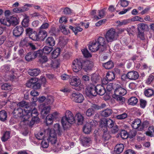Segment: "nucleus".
I'll list each match as a JSON object with an SVG mask.
<instances>
[{"instance_id":"nucleus-1","label":"nucleus","mask_w":154,"mask_h":154,"mask_svg":"<svg viewBox=\"0 0 154 154\" xmlns=\"http://www.w3.org/2000/svg\"><path fill=\"white\" fill-rule=\"evenodd\" d=\"M114 87V94L113 95V97L120 104H122L125 100V98L122 96L126 94V91L119 85L115 84Z\"/></svg>"},{"instance_id":"nucleus-2","label":"nucleus","mask_w":154,"mask_h":154,"mask_svg":"<svg viewBox=\"0 0 154 154\" xmlns=\"http://www.w3.org/2000/svg\"><path fill=\"white\" fill-rule=\"evenodd\" d=\"M62 132L60 125L58 124H56L54 125V128L51 129L49 131V136L47 140L52 144H54L57 141L56 133L58 135H61Z\"/></svg>"},{"instance_id":"nucleus-3","label":"nucleus","mask_w":154,"mask_h":154,"mask_svg":"<svg viewBox=\"0 0 154 154\" xmlns=\"http://www.w3.org/2000/svg\"><path fill=\"white\" fill-rule=\"evenodd\" d=\"M75 122V119L73 114L69 111L67 110L65 113V116L61 120V123L63 129L65 130L70 126V124Z\"/></svg>"},{"instance_id":"nucleus-4","label":"nucleus","mask_w":154,"mask_h":154,"mask_svg":"<svg viewBox=\"0 0 154 154\" xmlns=\"http://www.w3.org/2000/svg\"><path fill=\"white\" fill-rule=\"evenodd\" d=\"M105 37L107 42H111L117 39L118 35L115 29L111 28L106 32Z\"/></svg>"},{"instance_id":"nucleus-5","label":"nucleus","mask_w":154,"mask_h":154,"mask_svg":"<svg viewBox=\"0 0 154 154\" xmlns=\"http://www.w3.org/2000/svg\"><path fill=\"white\" fill-rule=\"evenodd\" d=\"M31 107L29 108V109L27 110L29 111V113H26L24 116V120L28 121V119L31 117L32 118V120L34 122H37L39 121V119L38 117V113L37 110L35 108H34L31 111L30 109Z\"/></svg>"},{"instance_id":"nucleus-6","label":"nucleus","mask_w":154,"mask_h":154,"mask_svg":"<svg viewBox=\"0 0 154 154\" xmlns=\"http://www.w3.org/2000/svg\"><path fill=\"white\" fill-rule=\"evenodd\" d=\"M146 123V122L142 123L140 119H136L132 122L131 125L134 129L141 131L143 130L144 128L147 127Z\"/></svg>"},{"instance_id":"nucleus-7","label":"nucleus","mask_w":154,"mask_h":154,"mask_svg":"<svg viewBox=\"0 0 154 154\" xmlns=\"http://www.w3.org/2000/svg\"><path fill=\"white\" fill-rule=\"evenodd\" d=\"M72 66L73 71L75 72H78L82 68V61L80 59H76L72 63Z\"/></svg>"},{"instance_id":"nucleus-8","label":"nucleus","mask_w":154,"mask_h":154,"mask_svg":"<svg viewBox=\"0 0 154 154\" xmlns=\"http://www.w3.org/2000/svg\"><path fill=\"white\" fill-rule=\"evenodd\" d=\"M29 111L27 109H24L23 111V109L20 108H15L13 112L15 116H17V117L20 118H22L23 119L22 122H24L26 121L24 120V116L26 113H29Z\"/></svg>"},{"instance_id":"nucleus-9","label":"nucleus","mask_w":154,"mask_h":154,"mask_svg":"<svg viewBox=\"0 0 154 154\" xmlns=\"http://www.w3.org/2000/svg\"><path fill=\"white\" fill-rule=\"evenodd\" d=\"M86 94L88 96L91 98L96 96L97 95L96 86L93 84L89 86L86 91Z\"/></svg>"},{"instance_id":"nucleus-10","label":"nucleus","mask_w":154,"mask_h":154,"mask_svg":"<svg viewBox=\"0 0 154 154\" xmlns=\"http://www.w3.org/2000/svg\"><path fill=\"white\" fill-rule=\"evenodd\" d=\"M139 76V74L137 72L132 71L128 72L126 75H122L121 78L124 80L123 78L126 77L131 80H135L138 78Z\"/></svg>"},{"instance_id":"nucleus-11","label":"nucleus","mask_w":154,"mask_h":154,"mask_svg":"<svg viewBox=\"0 0 154 154\" xmlns=\"http://www.w3.org/2000/svg\"><path fill=\"white\" fill-rule=\"evenodd\" d=\"M70 98L72 101L79 103H82L84 100L82 95L78 92L72 93Z\"/></svg>"},{"instance_id":"nucleus-12","label":"nucleus","mask_w":154,"mask_h":154,"mask_svg":"<svg viewBox=\"0 0 154 154\" xmlns=\"http://www.w3.org/2000/svg\"><path fill=\"white\" fill-rule=\"evenodd\" d=\"M88 48L89 50L92 52H94L98 50L101 52L103 51L96 40L89 46Z\"/></svg>"},{"instance_id":"nucleus-13","label":"nucleus","mask_w":154,"mask_h":154,"mask_svg":"<svg viewBox=\"0 0 154 154\" xmlns=\"http://www.w3.org/2000/svg\"><path fill=\"white\" fill-rule=\"evenodd\" d=\"M96 40L100 45L102 50H103V51L106 50L107 42L105 38H104L103 37H99Z\"/></svg>"},{"instance_id":"nucleus-14","label":"nucleus","mask_w":154,"mask_h":154,"mask_svg":"<svg viewBox=\"0 0 154 154\" xmlns=\"http://www.w3.org/2000/svg\"><path fill=\"white\" fill-rule=\"evenodd\" d=\"M24 31L23 27L20 26H16L13 29V33L14 36L18 37L21 35Z\"/></svg>"},{"instance_id":"nucleus-15","label":"nucleus","mask_w":154,"mask_h":154,"mask_svg":"<svg viewBox=\"0 0 154 154\" xmlns=\"http://www.w3.org/2000/svg\"><path fill=\"white\" fill-rule=\"evenodd\" d=\"M96 92L97 94L102 96L104 95L106 92V90L103 85H97L96 86Z\"/></svg>"},{"instance_id":"nucleus-16","label":"nucleus","mask_w":154,"mask_h":154,"mask_svg":"<svg viewBox=\"0 0 154 154\" xmlns=\"http://www.w3.org/2000/svg\"><path fill=\"white\" fill-rule=\"evenodd\" d=\"M32 104V103H28L25 101H22L18 103L17 106L19 107V108L24 107L25 109H27L31 107Z\"/></svg>"},{"instance_id":"nucleus-17","label":"nucleus","mask_w":154,"mask_h":154,"mask_svg":"<svg viewBox=\"0 0 154 154\" xmlns=\"http://www.w3.org/2000/svg\"><path fill=\"white\" fill-rule=\"evenodd\" d=\"M124 148L122 144H117L114 148V152L116 154L121 153L123 151Z\"/></svg>"},{"instance_id":"nucleus-18","label":"nucleus","mask_w":154,"mask_h":154,"mask_svg":"<svg viewBox=\"0 0 154 154\" xmlns=\"http://www.w3.org/2000/svg\"><path fill=\"white\" fill-rule=\"evenodd\" d=\"M70 83L72 86H77L81 84V81L79 78L74 77L71 79Z\"/></svg>"},{"instance_id":"nucleus-19","label":"nucleus","mask_w":154,"mask_h":154,"mask_svg":"<svg viewBox=\"0 0 154 154\" xmlns=\"http://www.w3.org/2000/svg\"><path fill=\"white\" fill-rule=\"evenodd\" d=\"M83 67L82 68L86 71L90 69L92 66V65L91 64L90 62L88 61L83 62Z\"/></svg>"},{"instance_id":"nucleus-20","label":"nucleus","mask_w":154,"mask_h":154,"mask_svg":"<svg viewBox=\"0 0 154 154\" xmlns=\"http://www.w3.org/2000/svg\"><path fill=\"white\" fill-rule=\"evenodd\" d=\"M106 122V119H103L100 120V127L102 130L105 131H106L107 130Z\"/></svg>"},{"instance_id":"nucleus-21","label":"nucleus","mask_w":154,"mask_h":154,"mask_svg":"<svg viewBox=\"0 0 154 154\" xmlns=\"http://www.w3.org/2000/svg\"><path fill=\"white\" fill-rule=\"evenodd\" d=\"M112 112L113 111L111 109H106L101 112V115L104 117H108L110 116Z\"/></svg>"},{"instance_id":"nucleus-22","label":"nucleus","mask_w":154,"mask_h":154,"mask_svg":"<svg viewBox=\"0 0 154 154\" xmlns=\"http://www.w3.org/2000/svg\"><path fill=\"white\" fill-rule=\"evenodd\" d=\"M92 141L90 137H85L82 141V144L84 146H88L91 143Z\"/></svg>"},{"instance_id":"nucleus-23","label":"nucleus","mask_w":154,"mask_h":154,"mask_svg":"<svg viewBox=\"0 0 154 154\" xmlns=\"http://www.w3.org/2000/svg\"><path fill=\"white\" fill-rule=\"evenodd\" d=\"M50 109L51 107L50 106H44L41 111L42 115L43 116H45L49 112Z\"/></svg>"},{"instance_id":"nucleus-24","label":"nucleus","mask_w":154,"mask_h":154,"mask_svg":"<svg viewBox=\"0 0 154 154\" xmlns=\"http://www.w3.org/2000/svg\"><path fill=\"white\" fill-rule=\"evenodd\" d=\"M38 81V79L36 78H32L28 81L26 83V86L29 88L31 87Z\"/></svg>"},{"instance_id":"nucleus-25","label":"nucleus","mask_w":154,"mask_h":154,"mask_svg":"<svg viewBox=\"0 0 154 154\" xmlns=\"http://www.w3.org/2000/svg\"><path fill=\"white\" fill-rule=\"evenodd\" d=\"M29 75L32 76H36L40 73V70L38 69H29L28 71Z\"/></svg>"},{"instance_id":"nucleus-26","label":"nucleus","mask_w":154,"mask_h":154,"mask_svg":"<svg viewBox=\"0 0 154 154\" xmlns=\"http://www.w3.org/2000/svg\"><path fill=\"white\" fill-rule=\"evenodd\" d=\"M45 42L46 44L53 46L55 44V41L54 38L52 37H48L46 40Z\"/></svg>"},{"instance_id":"nucleus-27","label":"nucleus","mask_w":154,"mask_h":154,"mask_svg":"<svg viewBox=\"0 0 154 154\" xmlns=\"http://www.w3.org/2000/svg\"><path fill=\"white\" fill-rule=\"evenodd\" d=\"M75 117L78 123V124L81 125L83 123L84 117L81 114L77 113L75 116Z\"/></svg>"},{"instance_id":"nucleus-28","label":"nucleus","mask_w":154,"mask_h":154,"mask_svg":"<svg viewBox=\"0 0 154 154\" xmlns=\"http://www.w3.org/2000/svg\"><path fill=\"white\" fill-rule=\"evenodd\" d=\"M47 32L45 30H40L38 34L39 38L41 40H43L47 36Z\"/></svg>"},{"instance_id":"nucleus-29","label":"nucleus","mask_w":154,"mask_h":154,"mask_svg":"<svg viewBox=\"0 0 154 154\" xmlns=\"http://www.w3.org/2000/svg\"><path fill=\"white\" fill-rule=\"evenodd\" d=\"M106 78L109 81H112L115 78L114 73L113 72H108L106 75Z\"/></svg>"},{"instance_id":"nucleus-30","label":"nucleus","mask_w":154,"mask_h":154,"mask_svg":"<svg viewBox=\"0 0 154 154\" xmlns=\"http://www.w3.org/2000/svg\"><path fill=\"white\" fill-rule=\"evenodd\" d=\"M7 117V113L4 110L0 111V120L4 121L6 120Z\"/></svg>"},{"instance_id":"nucleus-31","label":"nucleus","mask_w":154,"mask_h":154,"mask_svg":"<svg viewBox=\"0 0 154 154\" xmlns=\"http://www.w3.org/2000/svg\"><path fill=\"white\" fill-rule=\"evenodd\" d=\"M1 24L8 26H10V23L9 21V18L2 17L0 19Z\"/></svg>"},{"instance_id":"nucleus-32","label":"nucleus","mask_w":154,"mask_h":154,"mask_svg":"<svg viewBox=\"0 0 154 154\" xmlns=\"http://www.w3.org/2000/svg\"><path fill=\"white\" fill-rule=\"evenodd\" d=\"M9 21L10 23V25H11L13 26L16 25L18 23L17 18L13 16L11 17L10 19L9 18Z\"/></svg>"},{"instance_id":"nucleus-33","label":"nucleus","mask_w":154,"mask_h":154,"mask_svg":"<svg viewBox=\"0 0 154 154\" xmlns=\"http://www.w3.org/2000/svg\"><path fill=\"white\" fill-rule=\"evenodd\" d=\"M91 128L90 124L87 123L83 127V132L85 134H89L91 131Z\"/></svg>"},{"instance_id":"nucleus-34","label":"nucleus","mask_w":154,"mask_h":154,"mask_svg":"<svg viewBox=\"0 0 154 154\" xmlns=\"http://www.w3.org/2000/svg\"><path fill=\"white\" fill-rule=\"evenodd\" d=\"M144 94L147 97H150L154 94V91L152 89H148L145 90Z\"/></svg>"},{"instance_id":"nucleus-35","label":"nucleus","mask_w":154,"mask_h":154,"mask_svg":"<svg viewBox=\"0 0 154 154\" xmlns=\"http://www.w3.org/2000/svg\"><path fill=\"white\" fill-rule=\"evenodd\" d=\"M98 15L97 16L95 15L94 16L95 19H99L103 18L105 15V11L104 10L102 9L101 10L98 11Z\"/></svg>"},{"instance_id":"nucleus-36","label":"nucleus","mask_w":154,"mask_h":154,"mask_svg":"<svg viewBox=\"0 0 154 154\" xmlns=\"http://www.w3.org/2000/svg\"><path fill=\"white\" fill-rule=\"evenodd\" d=\"M138 102V99L135 97H132L128 100L129 104L131 105H136Z\"/></svg>"},{"instance_id":"nucleus-37","label":"nucleus","mask_w":154,"mask_h":154,"mask_svg":"<svg viewBox=\"0 0 154 154\" xmlns=\"http://www.w3.org/2000/svg\"><path fill=\"white\" fill-rule=\"evenodd\" d=\"M34 55L33 52H30L28 53L25 57V58L26 60L29 61L34 59L33 57Z\"/></svg>"},{"instance_id":"nucleus-38","label":"nucleus","mask_w":154,"mask_h":154,"mask_svg":"<svg viewBox=\"0 0 154 154\" xmlns=\"http://www.w3.org/2000/svg\"><path fill=\"white\" fill-rule=\"evenodd\" d=\"M103 65L104 67L107 69H111L113 67V63L111 61L103 63Z\"/></svg>"},{"instance_id":"nucleus-39","label":"nucleus","mask_w":154,"mask_h":154,"mask_svg":"<svg viewBox=\"0 0 154 154\" xmlns=\"http://www.w3.org/2000/svg\"><path fill=\"white\" fill-rule=\"evenodd\" d=\"M146 135L150 137L154 136V127L151 126L149 128L148 131L146 132Z\"/></svg>"},{"instance_id":"nucleus-40","label":"nucleus","mask_w":154,"mask_h":154,"mask_svg":"<svg viewBox=\"0 0 154 154\" xmlns=\"http://www.w3.org/2000/svg\"><path fill=\"white\" fill-rule=\"evenodd\" d=\"M130 22V20L129 19L124 20L120 21L119 20L116 21V23L118 24V26H120L122 25H125L128 24Z\"/></svg>"},{"instance_id":"nucleus-41","label":"nucleus","mask_w":154,"mask_h":154,"mask_svg":"<svg viewBox=\"0 0 154 154\" xmlns=\"http://www.w3.org/2000/svg\"><path fill=\"white\" fill-rule=\"evenodd\" d=\"M53 50V48L52 47L45 46L43 49L42 51H43V53L46 54H48L50 53Z\"/></svg>"},{"instance_id":"nucleus-42","label":"nucleus","mask_w":154,"mask_h":154,"mask_svg":"<svg viewBox=\"0 0 154 154\" xmlns=\"http://www.w3.org/2000/svg\"><path fill=\"white\" fill-rule=\"evenodd\" d=\"M53 118L52 117V116L48 115L46 117V124L47 125L51 124L53 122Z\"/></svg>"},{"instance_id":"nucleus-43","label":"nucleus","mask_w":154,"mask_h":154,"mask_svg":"<svg viewBox=\"0 0 154 154\" xmlns=\"http://www.w3.org/2000/svg\"><path fill=\"white\" fill-rule=\"evenodd\" d=\"M34 56L33 57L34 59L37 57L40 58L43 54V51L42 50H39L37 51L33 52Z\"/></svg>"},{"instance_id":"nucleus-44","label":"nucleus","mask_w":154,"mask_h":154,"mask_svg":"<svg viewBox=\"0 0 154 154\" xmlns=\"http://www.w3.org/2000/svg\"><path fill=\"white\" fill-rule=\"evenodd\" d=\"M114 122L110 119H107L106 126L109 128H112L114 125Z\"/></svg>"},{"instance_id":"nucleus-45","label":"nucleus","mask_w":154,"mask_h":154,"mask_svg":"<svg viewBox=\"0 0 154 154\" xmlns=\"http://www.w3.org/2000/svg\"><path fill=\"white\" fill-rule=\"evenodd\" d=\"M10 133L8 131H6L4 134L3 136L2 137V141L5 142L7 141L10 137Z\"/></svg>"},{"instance_id":"nucleus-46","label":"nucleus","mask_w":154,"mask_h":154,"mask_svg":"<svg viewBox=\"0 0 154 154\" xmlns=\"http://www.w3.org/2000/svg\"><path fill=\"white\" fill-rule=\"evenodd\" d=\"M29 43H28L26 38H23L21 40L20 45L22 47H27L29 45Z\"/></svg>"},{"instance_id":"nucleus-47","label":"nucleus","mask_w":154,"mask_h":154,"mask_svg":"<svg viewBox=\"0 0 154 154\" xmlns=\"http://www.w3.org/2000/svg\"><path fill=\"white\" fill-rule=\"evenodd\" d=\"M54 101V98L51 96H48L45 100L47 104H52L53 103Z\"/></svg>"},{"instance_id":"nucleus-48","label":"nucleus","mask_w":154,"mask_h":154,"mask_svg":"<svg viewBox=\"0 0 154 154\" xmlns=\"http://www.w3.org/2000/svg\"><path fill=\"white\" fill-rule=\"evenodd\" d=\"M35 137L38 140H42L45 136L44 133L43 132H39L37 134H35Z\"/></svg>"},{"instance_id":"nucleus-49","label":"nucleus","mask_w":154,"mask_h":154,"mask_svg":"<svg viewBox=\"0 0 154 154\" xmlns=\"http://www.w3.org/2000/svg\"><path fill=\"white\" fill-rule=\"evenodd\" d=\"M60 49L59 48H57L52 52V54L54 57H57L60 54Z\"/></svg>"},{"instance_id":"nucleus-50","label":"nucleus","mask_w":154,"mask_h":154,"mask_svg":"<svg viewBox=\"0 0 154 154\" xmlns=\"http://www.w3.org/2000/svg\"><path fill=\"white\" fill-rule=\"evenodd\" d=\"M82 52L85 57H91V54L89 52L87 49H82Z\"/></svg>"},{"instance_id":"nucleus-51","label":"nucleus","mask_w":154,"mask_h":154,"mask_svg":"<svg viewBox=\"0 0 154 154\" xmlns=\"http://www.w3.org/2000/svg\"><path fill=\"white\" fill-rule=\"evenodd\" d=\"M128 116L127 114L125 113H124L122 114L116 116V119L119 120H122L126 118Z\"/></svg>"},{"instance_id":"nucleus-52","label":"nucleus","mask_w":154,"mask_h":154,"mask_svg":"<svg viewBox=\"0 0 154 154\" xmlns=\"http://www.w3.org/2000/svg\"><path fill=\"white\" fill-rule=\"evenodd\" d=\"M48 61V58L46 56H42L39 59V61L40 63L43 64L45 63Z\"/></svg>"},{"instance_id":"nucleus-53","label":"nucleus","mask_w":154,"mask_h":154,"mask_svg":"<svg viewBox=\"0 0 154 154\" xmlns=\"http://www.w3.org/2000/svg\"><path fill=\"white\" fill-rule=\"evenodd\" d=\"M94 110L92 108H90L87 110L86 114L87 116H90L94 114Z\"/></svg>"},{"instance_id":"nucleus-54","label":"nucleus","mask_w":154,"mask_h":154,"mask_svg":"<svg viewBox=\"0 0 154 154\" xmlns=\"http://www.w3.org/2000/svg\"><path fill=\"white\" fill-rule=\"evenodd\" d=\"M11 88V85L8 84H4L1 86L2 89L3 90H10Z\"/></svg>"},{"instance_id":"nucleus-55","label":"nucleus","mask_w":154,"mask_h":154,"mask_svg":"<svg viewBox=\"0 0 154 154\" xmlns=\"http://www.w3.org/2000/svg\"><path fill=\"white\" fill-rule=\"evenodd\" d=\"M103 138L104 140H107L110 137V136L108 133V132L106 131H103Z\"/></svg>"},{"instance_id":"nucleus-56","label":"nucleus","mask_w":154,"mask_h":154,"mask_svg":"<svg viewBox=\"0 0 154 154\" xmlns=\"http://www.w3.org/2000/svg\"><path fill=\"white\" fill-rule=\"evenodd\" d=\"M29 38L33 40H37L39 39L38 35H37L35 32H33L31 35H29Z\"/></svg>"},{"instance_id":"nucleus-57","label":"nucleus","mask_w":154,"mask_h":154,"mask_svg":"<svg viewBox=\"0 0 154 154\" xmlns=\"http://www.w3.org/2000/svg\"><path fill=\"white\" fill-rule=\"evenodd\" d=\"M60 28L61 32L64 34H67L69 33V30H66L64 25L60 26Z\"/></svg>"},{"instance_id":"nucleus-58","label":"nucleus","mask_w":154,"mask_h":154,"mask_svg":"<svg viewBox=\"0 0 154 154\" xmlns=\"http://www.w3.org/2000/svg\"><path fill=\"white\" fill-rule=\"evenodd\" d=\"M46 75L47 78L51 80L55 81L56 80V77L53 74H46Z\"/></svg>"},{"instance_id":"nucleus-59","label":"nucleus","mask_w":154,"mask_h":154,"mask_svg":"<svg viewBox=\"0 0 154 154\" xmlns=\"http://www.w3.org/2000/svg\"><path fill=\"white\" fill-rule=\"evenodd\" d=\"M92 82L94 83H96L99 80V77L96 75H93L91 77Z\"/></svg>"},{"instance_id":"nucleus-60","label":"nucleus","mask_w":154,"mask_h":154,"mask_svg":"<svg viewBox=\"0 0 154 154\" xmlns=\"http://www.w3.org/2000/svg\"><path fill=\"white\" fill-rule=\"evenodd\" d=\"M121 137L123 139H126L128 137V134L127 132L125 130H122L121 132Z\"/></svg>"},{"instance_id":"nucleus-61","label":"nucleus","mask_w":154,"mask_h":154,"mask_svg":"<svg viewBox=\"0 0 154 154\" xmlns=\"http://www.w3.org/2000/svg\"><path fill=\"white\" fill-rule=\"evenodd\" d=\"M29 20L28 19L24 18L22 22L23 26L24 27H27L29 25Z\"/></svg>"},{"instance_id":"nucleus-62","label":"nucleus","mask_w":154,"mask_h":154,"mask_svg":"<svg viewBox=\"0 0 154 154\" xmlns=\"http://www.w3.org/2000/svg\"><path fill=\"white\" fill-rule=\"evenodd\" d=\"M121 5L122 7H126L128 6L129 2L126 0H120Z\"/></svg>"},{"instance_id":"nucleus-63","label":"nucleus","mask_w":154,"mask_h":154,"mask_svg":"<svg viewBox=\"0 0 154 154\" xmlns=\"http://www.w3.org/2000/svg\"><path fill=\"white\" fill-rule=\"evenodd\" d=\"M146 26L143 23H141L139 24L138 26V29L139 31L141 30H144Z\"/></svg>"},{"instance_id":"nucleus-64","label":"nucleus","mask_w":154,"mask_h":154,"mask_svg":"<svg viewBox=\"0 0 154 154\" xmlns=\"http://www.w3.org/2000/svg\"><path fill=\"white\" fill-rule=\"evenodd\" d=\"M154 79V76L152 75H150L146 80V83L148 84H150Z\"/></svg>"}]
</instances>
